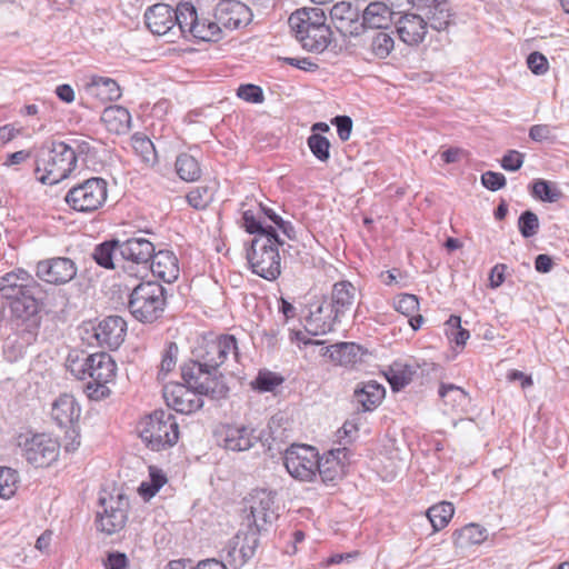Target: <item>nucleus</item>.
<instances>
[{
  "label": "nucleus",
  "mask_w": 569,
  "mask_h": 569,
  "mask_svg": "<svg viewBox=\"0 0 569 569\" xmlns=\"http://www.w3.org/2000/svg\"><path fill=\"white\" fill-rule=\"evenodd\" d=\"M242 227L253 234L247 248V260L253 273L268 280L274 281L281 274V258L279 247L283 244L277 229L271 224H263L260 217L251 210L242 213Z\"/></svg>",
  "instance_id": "obj_1"
},
{
  "label": "nucleus",
  "mask_w": 569,
  "mask_h": 569,
  "mask_svg": "<svg viewBox=\"0 0 569 569\" xmlns=\"http://www.w3.org/2000/svg\"><path fill=\"white\" fill-rule=\"evenodd\" d=\"M66 367L77 379H88L84 391L91 400H102L110 395L109 383L114 381L117 372V365L110 355L72 350L67 357Z\"/></svg>",
  "instance_id": "obj_2"
},
{
  "label": "nucleus",
  "mask_w": 569,
  "mask_h": 569,
  "mask_svg": "<svg viewBox=\"0 0 569 569\" xmlns=\"http://www.w3.org/2000/svg\"><path fill=\"white\" fill-rule=\"evenodd\" d=\"M249 507L244 508L247 512L248 530L239 532L234 539L240 545V553L244 561L251 559L259 546V535L268 531V528L278 518L274 509V496L271 491L264 489L253 490L246 499Z\"/></svg>",
  "instance_id": "obj_3"
},
{
  "label": "nucleus",
  "mask_w": 569,
  "mask_h": 569,
  "mask_svg": "<svg viewBox=\"0 0 569 569\" xmlns=\"http://www.w3.org/2000/svg\"><path fill=\"white\" fill-rule=\"evenodd\" d=\"M77 167L76 150L63 141L46 142L36 156V178L43 184H56Z\"/></svg>",
  "instance_id": "obj_4"
},
{
  "label": "nucleus",
  "mask_w": 569,
  "mask_h": 569,
  "mask_svg": "<svg viewBox=\"0 0 569 569\" xmlns=\"http://www.w3.org/2000/svg\"><path fill=\"white\" fill-rule=\"evenodd\" d=\"M320 8H301L290 14L289 27L301 46L312 52H322L332 40V31Z\"/></svg>",
  "instance_id": "obj_5"
},
{
  "label": "nucleus",
  "mask_w": 569,
  "mask_h": 569,
  "mask_svg": "<svg viewBox=\"0 0 569 569\" xmlns=\"http://www.w3.org/2000/svg\"><path fill=\"white\" fill-rule=\"evenodd\" d=\"M212 349L213 340L211 333L202 336L192 348L193 359L181 367V376L184 383L200 395L208 397H211L210 390L213 382Z\"/></svg>",
  "instance_id": "obj_6"
},
{
  "label": "nucleus",
  "mask_w": 569,
  "mask_h": 569,
  "mask_svg": "<svg viewBox=\"0 0 569 569\" xmlns=\"http://www.w3.org/2000/svg\"><path fill=\"white\" fill-rule=\"evenodd\" d=\"M138 431L148 448L154 451L174 446L179 439V427L169 410H154L138 425Z\"/></svg>",
  "instance_id": "obj_7"
},
{
  "label": "nucleus",
  "mask_w": 569,
  "mask_h": 569,
  "mask_svg": "<svg viewBox=\"0 0 569 569\" xmlns=\"http://www.w3.org/2000/svg\"><path fill=\"white\" fill-rule=\"evenodd\" d=\"M356 295L357 289L350 281L343 280L336 282L331 291V302L327 307L330 313L325 319L321 317L325 310L322 305L319 306L315 312H311L308 323L315 326V330L310 332L317 336L332 331L335 323L351 311Z\"/></svg>",
  "instance_id": "obj_8"
},
{
  "label": "nucleus",
  "mask_w": 569,
  "mask_h": 569,
  "mask_svg": "<svg viewBox=\"0 0 569 569\" xmlns=\"http://www.w3.org/2000/svg\"><path fill=\"white\" fill-rule=\"evenodd\" d=\"M164 288L154 281L141 282L134 287L128 303L131 315L144 323L159 319L164 311Z\"/></svg>",
  "instance_id": "obj_9"
},
{
  "label": "nucleus",
  "mask_w": 569,
  "mask_h": 569,
  "mask_svg": "<svg viewBox=\"0 0 569 569\" xmlns=\"http://www.w3.org/2000/svg\"><path fill=\"white\" fill-rule=\"evenodd\" d=\"M107 198V181L99 177H92L69 189L64 201L77 212L92 213L106 203Z\"/></svg>",
  "instance_id": "obj_10"
},
{
  "label": "nucleus",
  "mask_w": 569,
  "mask_h": 569,
  "mask_svg": "<svg viewBox=\"0 0 569 569\" xmlns=\"http://www.w3.org/2000/svg\"><path fill=\"white\" fill-rule=\"evenodd\" d=\"M101 510L97 511V528L107 535L122 530L128 520L129 500L121 493L107 495L99 499Z\"/></svg>",
  "instance_id": "obj_11"
},
{
  "label": "nucleus",
  "mask_w": 569,
  "mask_h": 569,
  "mask_svg": "<svg viewBox=\"0 0 569 569\" xmlns=\"http://www.w3.org/2000/svg\"><path fill=\"white\" fill-rule=\"evenodd\" d=\"M318 451L307 445H292L284 452L283 465L291 477L311 481L317 475Z\"/></svg>",
  "instance_id": "obj_12"
},
{
  "label": "nucleus",
  "mask_w": 569,
  "mask_h": 569,
  "mask_svg": "<svg viewBox=\"0 0 569 569\" xmlns=\"http://www.w3.org/2000/svg\"><path fill=\"white\" fill-rule=\"evenodd\" d=\"M19 447L27 461L37 468L50 466L59 453V443L46 433L20 437Z\"/></svg>",
  "instance_id": "obj_13"
},
{
  "label": "nucleus",
  "mask_w": 569,
  "mask_h": 569,
  "mask_svg": "<svg viewBox=\"0 0 569 569\" xmlns=\"http://www.w3.org/2000/svg\"><path fill=\"white\" fill-rule=\"evenodd\" d=\"M252 18L248 6L239 0H219L216 4V34L221 28L236 30L247 26Z\"/></svg>",
  "instance_id": "obj_14"
},
{
  "label": "nucleus",
  "mask_w": 569,
  "mask_h": 569,
  "mask_svg": "<svg viewBox=\"0 0 569 569\" xmlns=\"http://www.w3.org/2000/svg\"><path fill=\"white\" fill-rule=\"evenodd\" d=\"M40 283L21 268L0 277V295L6 300H12L26 293H40Z\"/></svg>",
  "instance_id": "obj_15"
},
{
  "label": "nucleus",
  "mask_w": 569,
  "mask_h": 569,
  "mask_svg": "<svg viewBox=\"0 0 569 569\" xmlns=\"http://www.w3.org/2000/svg\"><path fill=\"white\" fill-rule=\"evenodd\" d=\"M37 277L48 283L63 284L77 274L76 263L66 257L41 260L36 267Z\"/></svg>",
  "instance_id": "obj_16"
},
{
  "label": "nucleus",
  "mask_w": 569,
  "mask_h": 569,
  "mask_svg": "<svg viewBox=\"0 0 569 569\" xmlns=\"http://www.w3.org/2000/svg\"><path fill=\"white\" fill-rule=\"evenodd\" d=\"M330 19L335 28L343 37H357L362 33L360 9L349 1H340L330 10Z\"/></svg>",
  "instance_id": "obj_17"
},
{
  "label": "nucleus",
  "mask_w": 569,
  "mask_h": 569,
  "mask_svg": "<svg viewBox=\"0 0 569 569\" xmlns=\"http://www.w3.org/2000/svg\"><path fill=\"white\" fill-rule=\"evenodd\" d=\"M163 397L167 406L180 413H191L203 406L202 395L187 383L166 386Z\"/></svg>",
  "instance_id": "obj_18"
},
{
  "label": "nucleus",
  "mask_w": 569,
  "mask_h": 569,
  "mask_svg": "<svg viewBox=\"0 0 569 569\" xmlns=\"http://www.w3.org/2000/svg\"><path fill=\"white\" fill-rule=\"evenodd\" d=\"M412 9L436 31L446 30L451 23L452 13L447 0H413Z\"/></svg>",
  "instance_id": "obj_19"
},
{
  "label": "nucleus",
  "mask_w": 569,
  "mask_h": 569,
  "mask_svg": "<svg viewBox=\"0 0 569 569\" xmlns=\"http://www.w3.org/2000/svg\"><path fill=\"white\" fill-rule=\"evenodd\" d=\"M349 460V450L346 447L328 451L318 456L317 472L326 485H336L345 475Z\"/></svg>",
  "instance_id": "obj_20"
},
{
  "label": "nucleus",
  "mask_w": 569,
  "mask_h": 569,
  "mask_svg": "<svg viewBox=\"0 0 569 569\" xmlns=\"http://www.w3.org/2000/svg\"><path fill=\"white\" fill-rule=\"evenodd\" d=\"M254 430L247 427L221 426L216 430V441L226 450L244 451L249 450L258 440L260 435H253Z\"/></svg>",
  "instance_id": "obj_21"
},
{
  "label": "nucleus",
  "mask_w": 569,
  "mask_h": 569,
  "mask_svg": "<svg viewBox=\"0 0 569 569\" xmlns=\"http://www.w3.org/2000/svg\"><path fill=\"white\" fill-rule=\"evenodd\" d=\"M399 39L410 47H417L425 41L428 33L427 21L418 11L403 12L396 22Z\"/></svg>",
  "instance_id": "obj_22"
},
{
  "label": "nucleus",
  "mask_w": 569,
  "mask_h": 569,
  "mask_svg": "<svg viewBox=\"0 0 569 569\" xmlns=\"http://www.w3.org/2000/svg\"><path fill=\"white\" fill-rule=\"evenodd\" d=\"M154 246L147 238L139 236L120 241L119 253L121 257L148 271V263L154 256Z\"/></svg>",
  "instance_id": "obj_23"
},
{
  "label": "nucleus",
  "mask_w": 569,
  "mask_h": 569,
  "mask_svg": "<svg viewBox=\"0 0 569 569\" xmlns=\"http://www.w3.org/2000/svg\"><path fill=\"white\" fill-rule=\"evenodd\" d=\"M127 322L120 316H109L94 327V337L100 346L117 349L124 341Z\"/></svg>",
  "instance_id": "obj_24"
},
{
  "label": "nucleus",
  "mask_w": 569,
  "mask_h": 569,
  "mask_svg": "<svg viewBox=\"0 0 569 569\" xmlns=\"http://www.w3.org/2000/svg\"><path fill=\"white\" fill-rule=\"evenodd\" d=\"M386 396V389L377 381L369 380L357 385L353 391V402L357 409L362 411H372L376 409Z\"/></svg>",
  "instance_id": "obj_25"
},
{
  "label": "nucleus",
  "mask_w": 569,
  "mask_h": 569,
  "mask_svg": "<svg viewBox=\"0 0 569 569\" xmlns=\"http://www.w3.org/2000/svg\"><path fill=\"white\" fill-rule=\"evenodd\" d=\"M173 9L167 3H157L144 12L147 28L158 36L166 34L173 28Z\"/></svg>",
  "instance_id": "obj_26"
},
{
  "label": "nucleus",
  "mask_w": 569,
  "mask_h": 569,
  "mask_svg": "<svg viewBox=\"0 0 569 569\" xmlns=\"http://www.w3.org/2000/svg\"><path fill=\"white\" fill-rule=\"evenodd\" d=\"M80 406L71 395H61L53 403L51 409L52 419L60 427H72L80 417Z\"/></svg>",
  "instance_id": "obj_27"
},
{
  "label": "nucleus",
  "mask_w": 569,
  "mask_h": 569,
  "mask_svg": "<svg viewBox=\"0 0 569 569\" xmlns=\"http://www.w3.org/2000/svg\"><path fill=\"white\" fill-rule=\"evenodd\" d=\"M148 270H150L153 276L170 283L174 281L179 276L178 260L171 251H154V256L148 263Z\"/></svg>",
  "instance_id": "obj_28"
},
{
  "label": "nucleus",
  "mask_w": 569,
  "mask_h": 569,
  "mask_svg": "<svg viewBox=\"0 0 569 569\" xmlns=\"http://www.w3.org/2000/svg\"><path fill=\"white\" fill-rule=\"evenodd\" d=\"M365 355L362 347L355 342H339L327 347L323 352L333 363L345 367L362 361Z\"/></svg>",
  "instance_id": "obj_29"
},
{
  "label": "nucleus",
  "mask_w": 569,
  "mask_h": 569,
  "mask_svg": "<svg viewBox=\"0 0 569 569\" xmlns=\"http://www.w3.org/2000/svg\"><path fill=\"white\" fill-rule=\"evenodd\" d=\"M84 89L87 94L101 102L113 101L121 97L119 84L116 80L108 77L91 76Z\"/></svg>",
  "instance_id": "obj_30"
},
{
  "label": "nucleus",
  "mask_w": 569,
  "mask_h": 569,
  "mask_svg": "<svg viewBox=\"0 0 569 569\" xmlns=\"http://www.w3.org/2000/svg\"><path fill=\"white\" fill-rule=\"evenodd\" d=\"M392 18L391 9L383 2H370L362 12V31L369 29H388Z\"/></svg>",
  "instance_id": "obj_31"
},
{
  "label": "nucleus",
  "mask_w": 569,
  "mask_h": 569,
  "mask_svg": "<svg viewBox=\"0 0 569 569\" xmlns=\"http://www.w3.org/2000/svg\"><path fill=\"white\" fill-rule=\"evenodd\" d=\"M107 130L117 134L126 133L131 126V114L122 106H109L101 116Z\"/></svg>",
  "instance_id": "obj_32"
},
{
  "label": "nucleus",
  "mask_w": 569,
  "mask_h": 569,
  "mask_svg": "<svg viewBox=\"0 0 569 569\" xmlns=\"http://www.w3.org/2000/svg\"><path fill=\"white\" fill-rule=\"evenodd\" d=\"M38 293H26L10 300V310L16 319L28 321L39 312Z\"/></svg>",
  "instance_id": "obj_33"
},
{
  "label": "nucleus",
  "mask_w": 569,
  "mask_h": 569,
  "mask_svg": "<svg viewBox=\"0 0 569 569\" xmlns=\"http://www.w3.org/2000/svg\"><path fill=\"white\" fill-rule=\"evenodd\" d=\"M395 48L392 33L387 29H375L370 37V50L378 59H386Z\"/></svg>",
  "instance_id": "obj_34"
},
{
  "label": "nucleus",
  "mask_w": 569,
  "mask_h": 569,
  "mask_svg": "<svg viewBox=\"0 0 569 569\" xmlns=\"http://www.w3.org/2000/svg\"><path fill=\"white\" fill-rule=\"evenodd\" d=\"M415 370L411 366L395 362L386 373L393 391H399L412 381Z\"/></svg>",
  "instance_id": "obj_35"
},
{
  "label": "nucleus",
  "mask_w": 569,
  "mask_h": 569,
  "mask_svg": "<svg viewBox=\"0 0 569 569\" xmlns=\"http://www.w3.org/2000/svg\"><path fill=\"white\" fill-rule=\"evenodd\" d=\"M531 194L543 202H557L563 197L562 191L555 182L536 179L531 184Z\"/></svg>",
  "instance_id": "obj_36"
},
{
  "label": "nucleus",
  "mask_w": 569,
  "mask_h": 569,
  "mask_svg": "<svg viewBox=\"0 0 569 569\" xmlns=\"http://www.w3.org/2000/svg\"><path fill=\"white\" fill-rule=\"evenodd\" d=\"M132 148L141 161L147 166L157 162V153L152 141L143 133L137 132L131 138Z\"/></svg>",
  "instance_id": "obj_37"
},
{
  "label": "nucleus",
  "mask_w": 569,
  "mask_h": 569,
  "mask_svg": "<svg viewBox=\"0 0 569 569\" xmlns=\"http://www.w3.org/2000/svg\"><path fill=\"white\" fill-rule=\"evenodd\" d=\"M453 513V505L447 501L437 503L430 507L427 511L428 519L436 531L443 529L452 518Z\"/></svg>",
  "instance_id": "obj_38"
},
{
  "label": "nucleus",
  "mask_w": 569,
  "mask_h": 569,
  "mask_svg": "<svg viewBox=\"0 0 569 569\" xmlns=\"http://www.w3.org/2000/svg\"><path fill=\"white\" fill-rule=\"evenodd\" d=\"M119 240H109L96 246L92 259L102 268L114 269V252L119 251Z\"/></svg>",
  "instance_id": "obj_39"
},
{
  "label": "nucleus",
  "mask_w": 569,
  "mask_h": 569,
  "mask_svg": "<svg viewBox=\"0 0 569 569\" xmlns=\"http://www.w3.org/2000/svg\"><path fill=\"white\" fill-rule=\"evenodd\" d=\"M453 536L456 537V543L463 547L467 545H479L487 538V531L479 525L469 523L457 530Z\"/></svg>",
  "instance_id": "obj_40"
},
{
  "label": "nucleus",
  "mask_w": 569,
  "mask_h": 569,
  "mask_svg": "<svg viewBox=\"0 0 569 569\" xmlns=\"http://www.w3.org/2000/svg\"><path fill=\"white\" fill-rule=\"evenodd\" d=\"M173 11V27L178 24L182 33L188 32L198 19L197 10L190 2H180Z\"/></svg>",
  "instance_id": "obj_41"
},
{
  "label": "nucleus",
  "mask_w": 569,
  "mask_h": 569,
  "mask_svg": "<svg viewBox=\"0 0 569 569\" xmlns=\"http://www.w3.org/2000/svg\"><path fill=\"white\" fill-rule=\"evenodd\" d=\"M176 171L184 181H194L200 177V166L196 158L182 153L176 160Z\"/></svg>",
  "instance_id": "obj_42"
},
{
  "label": "nucleus",
  "mask_w": 569,
  "mask_h": 569,
  "mask_svg": "<svg viewBox=\"0 0 569 569\" xmlns=\"http://www.w3.org/2000/svg\"><path fill=\"white\" fill-rule=\"evenodd\" d=\"M283 381V377L279 373L269 370H260L256 379L251 382V387L259 392H271L278 386L282 385Z\"/></svg>",
  "instance_id": "obj_43"
},
{
  "label": "nucleus",
  "mask_w": 569,
  "mask_h": 569,
  "mask_svg": "<svg viewBox=\"0 0 569 569\" xmlns=\"http://www.w3.org/2000/svg\"><path fill=\"white\" fill-rule=\"evenodd\" d=\"M438 395L445 405H449L452 408L463 405L468 399V393L461 387L453 383H441Z\"/></svg>",
  "instance_id": "obj_44"
},
{
  "label": "nucleus",
  "mask_w": 569,
  "mask_h": 569,
  "mask_svg": "<svg viewBox=\"0 0 569 569\" xmlns=\"http://www.w3.org/2000/svg\"><path fill=\"white\" fill-rule=\"evenodd\" d=\"M311 153L320 161L327 162L330 159V141L320 133H311L307 139Z\"/></svg>",
  "instance_id": "obj_45"
},
{
  "label": "nucleus",
  "mask_w": 569,
  "mask_h": 569,
  "mask_svg": "<svg viewBox=\"0 0 569 569\" xmlns=\"http://www.w3.org/2000/svg\"><path fill=\"white\" fill-rule=\"evenodd\" d=\"M446 333L450 341H453L457 346L463 347L470 337L467 329L461 327V318L456 315H451L446 321Z\"/></svg>",
  "instance_id": "obj_46"
},
{
  "label": "nucleus",
  "mask_w": 569,
  "mask_h": 569,
  "mask_svg": "<svg viewBox=\"0 0 569 569\" xmlns=\"http://www.w3.org/2000/svg\"><path fill=\"white\" fill-rule=\"evenodd\" d=\"M167 482L166 476L158 469L150 468V480L143 481L139 487V493L144 499L152 498L160 488Z\"/></svg>",
  "instance_id": "obj_47"
},
{
  "label": "nucleus",
  "mask_w": 569,
  "mask_h": 569,
  "mask_svg": "<svg viewBox=\"0 0 569 569\" xmlns=\"http://www.w3.org/2000/svg\"><path fill=\"white\" fill-rule=\"evenodd\" d=\"M188 202L196 209H206L213 201V189L199 186L187 194Z\"/></svg>",
  "instance_id": "obj_48"
},
{
  "label": "nucleus",
  "mask_w": 569,
  "mask_h": 569,
  "mask_svg": "<svg viewBox=\"0 0 569 569\" xmlns=\"http://www.w3.org/2000/svg\"><path fill=\"white\" fill-rule=\"evenodd\" d=\"M538 216L531 210H525L518 219V229L523 238H531L539 231Z\"/></svg>",
  "instance_id": "obj_49"
},
{
  "label": "nucleus",
  "mask_w": 569,
  "mask_h": 569,
  "mask_svg": "<svg viewBox=\"0 0 569 569\" xmlns=\"http://www.w3.org/2000/svg\"><path fill=\"white\" fill-rule=\"evenodd\" d=\"M219 362L216 361V368L224 362L230 353L237 356V340L233 336L223 335L216 340Z\"/></svg>",
  "instance_id": "obj_50"
},
{
  "label": "nucleus",
  "mask_w": 569,
  "mask_h": 569,
  "mask_svg": "<svg viewBox=\"0 0 569 569\" xmlns=\"http://www.w3.org/2000/svg\"><path fill=\"white\" fill-rule=\"evenodd\" d=\"M179 348L176 342H169L163 351L159 376L166 377L177 365Z\"/></svg>",
  "instance_id": "obj_51"
},
{
  "label": "nucleus",
  "mask_w": 569,
  "mask_h": 569,
  "mask_svg": "<svg viewBox=\"0 0 569 569\" xmlns=\"http://www.w3.org/2000/svg\"><path fill=\"white\" fill-rule=\"evenodd\" d=\"M237 96L249 103L258 104L264 101L262 88L253 83L240 84L237 89Z\"/></svg>",
  "instance_id": "obj_52"
},
{
  "label": "nucleus",
  "mask_w": 569,
  "mask_h": 569,
  "mask_svg": "<svg viewBox=\"0 0 569 569\" xmlns=\"http://www.w3.org/2000/svg\"><path fill=\"white\" fill-rule=\"evenodd\" d=\"M395 309L403 316H411L419 310V300L417 296L402 293L395 301Z\"/></svg>",
  "instance_id": "obj_53"
},
{
  "label": "nucleus",
  "mask_w": 569,
  "mask_h": 569,
  "mask_svg": "<svg viewBox=\"0 0 569 569\" xmlns=\"http://www.w3.org/2000/svg\"><path fill=\"white\" fill-rule=\"evenodd\" d=\"M16 473L10 468H0V497L10 498L16 491Z\"/></svg>",
  "instance_id": "obj_54"
},
{
  "label": "nucleus",
  "mask_w": 569,
  "mask_h": 569,
  "mask_svg": "<svg viewBox=\"0 0 569 569\" xmlns=\"http://www.w3.org/2000/svg\"><path fill=\"white\" fill-rule=\"evenodd\" d=\"M188 32L194 39H198L201 41H211V39L213 37V23L212 22L206 23L204 21L200 22L199 19H197L194 24L193 26L191 24Z\"/></svg>",
  "instance_id": "obj_55"
},
{
  "label": "nucleus",
  "mask_w": 569,
  "mask_h": 569,
  "mask_svg": "<svg viewBox=\"0 0 569 569\" xmlns=\"http://www.w3.org/2000/svg\"><path fill=\"white\" fill-rule=\"evenodd\" d=\"M481 183L488 190L498 191L506 186L507 180L506 177L500 172L486 171L481 174Z\"/></svg>",
  "instance_id": "obj_56"
},
{
  "label": "nucleus",
  "mask_w": 569,
  "mask_h": 569,
  "mask_svg": "<svg viewBox=\"0 0 569 569\" xmlns=\"http://www.w3.org/2000/svg\"><path fill=\"white\" fill-rule=\"evenodd\" d=\"M525 160V154L517 150H509L501 159V167L507 171L519 170Z\"/></svg>",
  "instance_id": "obj_57"
},
{
  "label": "nucleus",
  "mask_w": 569,
  "mask_h": 569,
  "mask_svg": "<svg viewBox=\"0 0 569 569\" xmlns=\"http://www.w3.org/2000/svg\"><path fill=\"white\" fill-rule=\"evenodd\" d=\"M527 64H528V68L535 74L546 73L548 70V67H549L547 58L538 51H533L528 56Z\"/></svg>",
  "instance_id": "obj_58"
},
{
  "label": "nucleus",
  "mask_w": 569,
  "mask_h": 569,
  "mask_svg": "<svg viewBox=\"0 0 569 569\" xmlns=\"http://www.w3.org/2000/svg\"><path fill=\"white\" fill-rule=\"evenodd\" d=\"M332 124L337 128L338 137L341 141H347L352 131V120L349 116H337L332 119Z\"/></svg>",
  "instance_id": "obj_59"
},
{
  "label": "nucleus",
  "mask_w": 569,
  "mask_h": 569,
  "mask_svg": "<svg viewBox=\"0 0 569 569\" xmlns=\"http://www.w3.org/2000/svg\"><path fill=\"white\" fill-rule=\"evenodd\" d=\"M529 138L536 142H543L553 138L552 127L549 124H533L529 129Z\"/></svg>",
  "instance_id": "obj_60"
},
{
  "label": "nucleus",
  "mask_w": 569,
  "mask_h": 569,
  "mask_svg": "<svg viewBox=\"0 0 569 569\" xmlns=\"http://www.w3.org/2000/svg\"><path fill=\"white\" fill-rule=\"evenodd\" d=\"M67 428L68 429L64 435L63 446H64L66 451L73 452L80 446V432L76 425H73L72 427H67Z\"/></svg>",
  "instance_id": "obj_61"
},
{
  "label": "nucleus",
  "mask_w": 569,
  "mask_h": 569,
  "mask_svg": "<svg viewBox=\"0 0 569 569\" xmlns=\"http://www.w3.org/2000/svg\"><path fill=\"white\" fill-rule=\"evenodd\" d=\"M282 61L289 66L296 67L300 70L313 72L318 70L319 66L310 58H282Z\"/></svg>",
  "instance_id": "obj_62"
},
{
  "label": "nucleus",
  "mask_w": 569,
  "mask_h": 569,
  "mask_svg": "<svg viewBox=\"0 0 569 569\" xmlns=\"http://www.w3.org/2000/svg\"><path fill=\"white\" fill-rule=\"evenodd\" d=\"M507 266L503 263L496 264L489 274L490 287L492 289L499 288L505 282V271Z\"/></svg>",
  "instance_id": "obj_63"
},
{
  "label": "nucleus",
  "mask_w": 569,
  "mask_h": 569,
  "mask_svg": "<svg viewBox=\"0 0 569 569\" xmlns=\"http://www.w3.org/2000/svg\"><path fill=\"white\" fill-rule=\"evenodd\" d=\"M106 567L107 569H128V558L124 553H110Z\"/></svg>",
  "instance_id": "obj_64"
}]
</instances>
